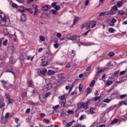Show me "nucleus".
I'll return each instance as SVG.
<instances>
[{
	"instance_id": "nucleus-1",
	"label": "nucleus",
	"mask_w": 127,
	"mask_h": 127,
	"mask_svg": "<svg viewBox=\"0 0 127 127\" xmlns=\"http://www.w3.org/2000/svg\"><path fill=\"white\" fill-rule=\"evenodd\" d=\"M10 24V20L8 15L5 14L0 10V25H7Z\"/></svg>"
},
{
	"instance_id": "nucleus-2",
	"label": "nucleus",
	"mask_w": 127,
	"mask_h": 127,
	"mask_svg": "<svg viewBox=\"0 0 127 127\" xmlns=\"http://www.w3.org/2000/svg\"><path fill=\"white\" fill-rule=\"evenodd\" d=\"M1 82L3 84V87L4 89H10L12 87V84L9 82H7L4 80H1Z\"/></svg>"
},
{
	"instance_id": "nucleus-3",
	"label": "nucleus",
	"mask_w": 127,
	"mask_h": 127,
	"mask_svg": "<svg viewBox=\"0 0 127 127\" xmlns=\"http://www.w3.org/2000/svg\"><path fill=\"white\" fill-rule=\"evenodd\" d=\"M110 98H111V100H115V99H119L120 98V94H119V92H115L111 94Z\"/></svg>"
},
{
	"instance_id": "nucleus-4",
	"label": "nucleus",
	"mask_w": 127,
	"mask_h": 127,
	"mask_svg": "<svg viewBox=\"0 0 127 127\" xmlns=\"http://www.w3.org/2000/svg\"><path fill=\"white\" fill-rule=\"evenodd\" d=\"M91 102H92V99H90L89 100L85 102V103H83L81 105V106L83 107V109L87 110V109H89V108H88V105H90Z\"/></svg>"
},
{
	"instance_id": "nucleus-5",
	"label": "nucleus",
	"mask_w": 127,
	"mask_h": 127,
	"mask_svg": "<svg viewBox=\"0 0 127 127\" xmlns=\"http://www.w3.org/2000/svg\"><path fill=\"white\" fill-rule=\"evenodd\" d=\"M39 98L40 101H41L43 104H44L47 100V98L45 97V95L43 94H39Z\"/></svg>"
},
{
	"instance_id": "nucleus-6",
	"label": "nucleus",
	"mask_w": 127,
	"mask_h": 127,
	"mask_svg": "<svg viewBox=\"0 0 127 127\" xmlns=\"http://www.w3.org/2000/svg\"><path fill=\"white\" fill-rule=\"evenodd\" d=\"M53 84L52 83L49 82L48 84H46L43 87V90H45V91H48V90H50L51 88H52Z\"/></svg>"
},
{
	"instance_id": "nucleus-7",
	"label": "nucleus",
	"mask_w": 127,
	"mask_h": 127,
	"mask_svg": "<svg viewBox=\"0 0 127 127\" xmlns=\"http://www.w3.org/2000/svg\"><path fill=\"white\" fill-rule=\"evenodd\" d=\"M115 108H117V105L111 106L105 111V115H106V114H109V113H110V112H112V111H114Z\"/></svg>"
},
{
	"instance_id": "nucleus-8",
	"label": "nucleus",
	"mask_w": 127,
	"mask_h": 127,
	"mask_svg": "<svg viewBox=\"0 0 127 127\" xmlns=\"http://www.w3.org/2000/svg\"><path fill=\"white\" fill-rule=\"evenodd\" d=\"M27 19V16H26V14L23 13L21 15V16H20V20L22 22H24V21H26Z\"/></svg>"
},
{
	"instance_id": "nucleus-9",
	"label": "nucleus",
	"mask_w": 127,
	"mask_h": 127,
	"mask_svg": "<svg viewBox=\"0 0 127 127\" xmlns=\"http://www.w3.org/2000/svg\"><path fill=\"white\" fill-rule=\"evenodd\" d=\"M3 33L5 36H8L9 38H12V34L8 33L7 29L4 30Z\"/></svg>"
},
{
	"instance_id": "nucleus-10",
	"label": "nucleus",
	"mask_w": 127,
	"mask_h": 127,
	"mask_svg": "<svg viewBox=\"0 0 127 127\" xmlns=\"http://www.w3.org/2000/svg\"><path fill=\"white\" fill-rule=\"evenodd\" d=\"M6 70L5 71L6 72H11L12 70H13V68H12V66L10 64H8L6 67Z\"/></svg>"
},
{
	"instance_id": "nucleus-11",
	"label": "nucleus",
	"mask_w": 127,
	"mask_h": 127,
	"mask_svg": "<svg viewBox=\"0 0 127 127\" xmlns=\"http://www.w3.org/2000/svg\"><path fill=\"white\" fill-rule=\"evenodd\" d=\"M41 75H43L44 76L46 75L47 74V69L45 68H43L40 69Z\"/></svg>"
},
{
	"instance_id": "nucleus-12",
	"label": "nucleus",
	"mask_w": 127,
	"mask_h": 127,
	"mask_svg": "<svg viewBox=\"0 0 127 127\" xmlns=\"http://www.w3.org/2000/svg\"><path fill=\"white\" fill-rule=\"evenodd\" d=\"M81 45H84V46H92V45H93V43L91 42H84V43H82L81 44Z\"/></svg>"
},
{
	"instance_id": "nucleus-13",
	"label": "nucleus",
	"mask_w": 127,
	"mask_h": 127,
	"mask_svg": "<svg viewBox=\"0 0 127 127\" xmlns=\"http://www.w3.org/2000/svg\"><path fill=\"white\" fill-rule=\"evenodd\" d=\"M3 101V99H0V109H2L3 107H5V104Z\"/></svg>"
},
{
	"instance_id": "nucleus-14",
	"label": "nucleus",
	"mask_w": 127,
	"mask_h": 127,
	"mask_svg": "<svg viewBox=\"0 0 127 127\" xmlns=\"http://www.w3.org/2000/svg\"><path fill=\"white\" fill-rule=\"evenodd\" d=\"M9 62L11 64H14V63L16 62V60L14 57L11 56L9 59Z\"/></svg>"
},
{
	"instance_id": "nucleus-15",
	"label": "nucleus",
	"mask_w": 127,
	"mask_h": 127,
	"mask_svg": "<svg viewBox=\"0 0 127 127\" xmlns=\"http://www.w3.org/2000/svg\"><path fill=\"white\" fill-rule=\"evenodd\" d=\"M29 103H30V104L32 105V106H39V102H34L32 100H30L29 101Z\"/></svg>"
},
{
	"instance_id": "nucleus-16",
	"label": "nucleus",
	"mask_w": 127,
	"mask_h": 127,
	"mask_svg": "<svg viewBox=\"0 0 127 127\" xmlns=\"http://www.w3.org/2000/svg\"><path fill=\"white\" fill-rule=\"evenodd\" d=\"M0 122L1 124H3V125H5L6 122H7V119H6L4 116H2L1 118Z\"/></svg>"
},
{
	"instance_id": "nucleus-17",
	"label": "nucleus",
	"mask_w": 127,
	"mask_h": 127,
	"mask_svg": "<svg viewBox=\"0 0 127 127\" xmlns=\"http://www.w3.org/2000/svg\"><path fill=\"white\" fill-rule=\"evenodd\" d=\"M28 87H30L31 88H33V81L32 80H29L27 82Z\"/></svg>"
},
{
	"instance_id": "nucleus-18",
	"label": "nucleus",
	"mask_w": 127,
	"mask_h": 127,
	"mask_svg": "<svg viewBox=\"0 0 127 127\" xmlns=\"http://www.w3.org/2000/svg\"><path fill=\"white\" fill-rule=\"evenodd\" d=\"M47 74L48 75H50V76L52 75H54L55 74V71L52 70L51 69H49L48 71Z\"/></svg>"
},
{
	"instance_id": "nucleus-19",
	"label": "nucleus",
	"mask_w": 127,
	"mask_h": 127,
	"mask_svg": "<svg viewBox=\"0 0 127 127\" xmlns=\"http://www.w3.org/2000/svg\"><path fill=\"white\" fill-rule=\"evenodd\" d=\"M34 6V8L35 9V11H34V15H37V13H38V7L37 6V5H35Z\"/></svg>"
},
{
	"instance_id": "nucleus-20",
	"label": "nucleus",
	"mask_w": 127,
	"mask_h": 127,
	"mask_svg": "<svg viewBox=\"0 0 127 127\" xmlns=\"http://www.w3.org/2000/svg\"><path fill=\"white\" fill-rule=\"evenodd\" d=\"M36 74L38 75V76H41V72H40V69L36 68Z\"/></svg>"
},
{
	"instance_id": "nucleus-21",
	"label": "nucleus",
	"mask_w": 127,
	"mask_h": 127,
	"mask_svg": "<svg viewBox=\"0 0 127 127\" xmlns=\"http://www.w3.org/2000/svg\"><path fill=\"white\" fill-rule=\"evenodd\" d=\"M111 101H113V100H112V98H111L110 99L108 98H106L104 100H103V102L104 103H107V104H108V103H110Z\"/></svg>"
},
{
	"instance_id": "nucleus-22",
	"label": "nucleus",
	"mask_w": 127,
	"mask_h": 127,
	"mask_svg": "<svg viewBox=\"0 0 127 127\" xmlns=\"http://www.w3.org/2000/svg\"><path fill=\"white\" fill-rule=\"evenodd\" d=\"M112 84H113V81L112 80H110L108 79L106 82V85L107 86H111V85H112Z\"/></svg>"
},
{
	"instance_id": "nucleus-23",
	"label": "nucleus",
	"mask_w": 127,
	"mask_h": 127,
	"mask_svg": "<svg viewBox=\"0 0 127 127\" xmlns=\"http://www.w3.org/2000/svg\"><path fill=\"white\" fill-rule=\"evenodd\" d=\"M20 60L21 62H22V61H24L25 60V57L23 55H21L20 56Z\"/></svg>"
},
{
	"instance_id": "nucleus-24",
	"label": "nucleus",
	"mask_w": 127,
	"mask_h": 127,
	"mask_svg": "<svg viewBox=\"0 0 127 127\" xmlns=\"http://www.w3.org/2000/svg\"><path fill=\"white\" fill-rule=\"evenodd\" d=\"M95 108L92 107L90 109V113L91 114V115H94L95 114Z\"/></svg>"
},
{
	"instance_id": "nucleus-25",
	"label": "nucleus",
	"mask_w": 127,
	"mask_h": 127,
	"mask_svg": "<svg viewBox=\"0 0 127 127\" xmlns=\"http://www.w3.org/2000/svg\"><path fill=\"white\" fill-rule=\"evenodd\" d=\"M77 21H78V17L75 16H74V18L73 19V23L72 25V26H73V25H74V24H75V23H76V22H77Z\"/></svg>"
},
{
	"instance_id": "nucleus-26",
	"label": "nucleus",
	"mask_w": 127,
	"mask_h": 127,
	"mask_svg": "<svg viewBox=\"0 0 127 127\" xmlns=\"http://www.w3.org/2000/svg\"><path fill=\"white\" fill-rule=\"evenodd\" d=\"M91 92H92V89H91V88H90V87H88L86 89L87 95H89L90 94V93H91Z\"/></svg>"
},
{
	"instance_id": "nucleus-27",
	"label": "nucleus",
	"mask_w": 127,
	"mask_h": 127,
	"mask_svg": "<svg viewBox=\"0 0 127 127\" xmlns=\"http://www.w3.org/2000/svg\"><path fill=\"white\" fill-rule=\"evenodd\" d=\"M48 64V62L47 61H43L42 63H41L42 66H46Z\"/></svg>"
},
{
	"instance_id": "nucleus-28",
	"label": "nucleus",
	"mask_w": 127,
	"mask_h": 127,
	"mask_svg": "<svg viewBox=\"0 0 127 127\" xmlns=\"http://www.w3.org/2000/svg\"><path fill=\"white\" fill-rule=\"evenodd\" d=\"M119 122V119L115 118L112 122H111V125H114V124H116V123H118Z\"/></svg>"
},
{
	"instance_id": "nucleus-29",
	"label": "nucleus",
	"mask_w": 127,
	"mask_h": 127,
	"mask_svg": "<svg viewBox=\"0 0 127 127\" xmlns=\"http://www.w3.org/2000/svg\"><path fill=\"white\" fill-rule=\"evenodd\" d=\"M96 25H97V21H93L92 24L91 28H94V27H96Z\"/></svg>"
},
{
	"instance_id": "nucleus-30",
	"label": "nucleus",
	"mask_w": 127,
	"mask_h": 127,
	"mask_svg": "<svg viewBox=\"0 0 127 127\" xmlns=\"http://www.w3.org/2000/svg\"><path fill=\"white\" fill-rule=\"evenodd\" d=\"M108 31L110 33H113L114 32V31H116V30H115L114 28H109L108 29Z\"/></svg>"
},
{
	"instance_id": "nucleus-31",
	"label": "nucleus",
	"mask_w": 127,
	"mask_h": 127,
	"mask_svg": "<svg viewBox=\"0 0 127 127\" xmlns=\"http://www.w3.org/2000/svg\"><path fill=\"white\" fill-rule=\"evenodd\" d=\"M111 8L114 11H117V10H118V6L116 5H114Z\"/></svg>"
},
{
	"instance_id": "nucleus-32",
	"label": "nucleus",
	"mask_w": 127,
	"mask_h": 127,
	"mask_svg": "<svg viewBox=\"0 0 127 127\" xmlns=\"http://www.w3.org/2000/svg\"><path fill=\"white\" fill-rule=\"evenodd\" d=\"M110 13L111 15H114V14H116V12L114 10H112L111 8L110 11Z\"/></svg>"
},
{
	"instance_id": "nucleus-33",
	"label": "nucleus",
	"mask_w": 127,
	"mask_h": 127,
	"mask_svg": "<svg viewBox=\"0 0 127 127\" xmlns=\"http://www.w3.org/2000/svg\"><path fill=\"white\" fill-rule=\"evenodd\" d=\"M26 10H27V11L29 12V13L31 14H32V13H33V11H32V9L31 8H27Z\"/></svg>"
},
{
	"instance_id": "nucleus-34",
	"label": "nucleus",
	"mask_w": 127,
	"mask_h": 127,
	"mask_svg": "<svg viewBox=\"0 0 127 127\" xmlns=\"http://www.w3.org/2000/svg\"><path fill=\"white\" fill-rule=\"evenodd\" d=\"M75 54H76V53L75 52V51L74 50H71V52L70 54V56H71L72 57H73V56H75Z\"/></svg>"
},
{
	"instance_id": "nucleus-35",
	"label": "nucleus",
	"mask_w": 127,
	"mask_h": 127,
	"mask_svg": "<svg viewBox=\"0 0 127 127\" xmlns=\"http://www.w3.org/2000/svg\"><path fill=\"white\" fill-rule=\"evenodd\" d=\"M55 9L56 10H60V9H61V7H60V6L57 5L55 7H54Z\"/></svg>"
},
{
	"instance_id": "nucleus-36",
	"label": "nucleus",
	"mask_w": 127,
	"mask_h": 127,
	"mask_svg": "<svg viewBox=\"0 0 127 127\" xmlns=\"http://www.w3.org/2000/svg\"><path fill=\"white\" fill-rule=\"evenodd\" d=\"M118 13L119 14H120V15H124V14H125V11H124V10H121V11H120V10H119Z\"/></svg>"
},
{
	"instance_id": "nucleus-37",
	"label": "nucleus",
	"mask_w": 127,
	"mask_h": 127,
	"mask_svg": "<svg viewBox=\"0 0 127 127\" xmlns=\"http://www.w3.org/2000/svg\"><path fill=\"white\" fill-rule=\"evenodd\" d=\"M8 103L7 105H9V104H12V103H13L14 100H13V99H12L10 98V99H8Z\"/></svg>"
},
{
	"instance_id": "nucleus-38",
	"label": "nucleus",
	"mask_w": 127,
	"mask_h": 127,
	"mask_svg": "<svg viewBox=\"0 0 127 127\" xmlns=\"http://www.w3.org/2000/svg\"><path fill=\"white\" fill-rule=\"evenodd\" d=\"M43 10H45V11L46 10H48V6L47 5H45L43 6Z\"/></svg>"
},
{
	"instance_id": "nucleus-39",
	"label": "nucleus",
	"mask_w": 127,
	"mask_h": 127,
	"mask_svg": "<svg viewBox=\"0 0 127 127\" xmlns=\"http://www.w3.org/2000/svg\"><path fill=\"white\" fill-rule=\"evenodd\" d=\"M108 56H110V57H113L115 55V54L113 52H111L108 53Z\"/></svg>"
},
{
	"instance_id": "nucleus-40",
	"label": "nucleus",
	"mask_w": 127,
	"mask_h": 127,
	"mask_svg": "<svg viewBox=\"0 0 127 127\" xmlns=\"http://www.w3.org/2000/svg\"><path fill=\"white\" fill-rule=\"evenodd\" d=\"M51 10L52 13H53V14H58V11H57V10L54 9H52Z\"/></svg>"
},
{
	"instance_id": "nucleus-41",
	"label": "nucleus",
	"mask_w": 127,
	"mask_h": 127,
	"mask_svg": "<svg viewBox=\"0 0 127 127\" xmlns=\"http://www.w3.org/2000/svg\"><path fill=\"white\" fill-rule=\"evenodd\" d=\"M40 40H41V41H43V42L45 41V37L43 36H40Z\"/></svg>"
},
{
	"instance_id": "nucleus-42",
	"label": "nucleus",
	"mask_w": 127,
	"mask_h": 127,
	"mask_svg": "<svg viewBox=\"0 0 127 127\" xmlns=\"http://www.w3.org/2000/svg\"><path fill=\"white\" fill-rule=\"evenodd\" d=\"M8 41V40L7 39L5 40L2 43L3 45H4V46H6V45H7Z\"/></svg>"
},
{
	"instance_id": "nucleus-43",
	"label": "nucleus",
	"mask_w": 127,
	"mask_h": 127,
	"mask_svg": "<svg viewBox=\"0 0 127 127\" xmlns=\"http://www.w3.org/2000/svg\"><path fill=\"white\" fill-rule=\"evenodd\" d=\"M65 103H66V100H65L64 101H63L61 105L62 108H66V106H65Z\"/></svg>"
},
{
	"instance_id": "nucleus-44",
	"label": "nucleus",
	"mask_w": 127,
	"mask_h": 127,
	"mask_svg": "<svg viewBox=\"0 0 127 127\" xmlns=\"http://www.w3.org/2000/svg\"><path fill=\"white\" fill-rule=\"evenodd\" d=\"M97 70V72L100 74V73H102V72H103V71H104L103 69H100V67H97L96 68Z\"/></svg>"
},
{
	"instance_id": "nucleus-45",
	"label": "nucleus",
	"mask_w": 127,
	"mask_h": 127,
	"mask_svg": "<svg viewBox=\"0 0 127 127\" xmlns=\"http://www.w3.org/2000/svg\"><path fill=\"white\" fill-rule=\"evenodd\" d=\"M103 15H108V14H110V11H105L103 12Z\"/></svg>"
},
{
	"instance_id": "nucleus-46",
	"label": "nucleus",
	"mask_w": 127,
	"mask_h": 127,
	"mask_svg": "<svg viewBox=\"0 0 127 127\" xmlns=\"http://www.w3.org/2000/svg\"><path fill=\"white\" fill-rule=\"evenodd\" d=\"M57 2H53L52 4H51V6L52 7H55V6H56L57 5Z\"/></svg>"
},
{
	"instance_id": "nucleus-47",
	"label": "nucleus",
	"mask_w": 127,
	"mask_h": 127,
	"mask_svg": "<svg viewBox=\"0 0 127 127\" xmlns=\"http://www.w3.org/2000/svg\"><path fill=\"white\" fill-rule=\"evenodd\" d=\"M123 4V2L122 1H119V2H117V6L118 7H120L121 5Z\"/></svg>"
},
{
	"instance_id": "nucleus-48",
	"label": "nucleus",
	"mask_w": 127,
	"mask_h": 127,
	"mask_svg": "<svg viewBox=\"0 0 127 127\" xmlns=\"http://www.w3.org/2000/svg\"><path fill=\"white\" fill-rule=\"evenodd\" d=\"M67 113L68 115H73L74 114V112L72 110H69L67 111Z\"/></svg>"
},
{
	"instance_id": "nucleus-49",
	"label": "nucleus",
	"mask_w": 127,
	"mask_h": 127,
	"mask_svg": "<svg viewBox=\"0 0 127 127\" xmlns=\"http://www.w3.org/2000/svg\"><path fill=\"white\" fill-rule=\"evenodd\" d=\"M4 118H5L6 120H7L9 118V113H6Z\"/></svg>"
},
{
	"instance_id": "nucleus-50",
	"label": "nucleus",
	"mask_w": 127,
	"mask_h": 127,
	"mask_svg": "<svg viewBox=\"0 0 127 127\" xmlns=\"http://www.w3.org/2000/svg\"><path fill=\"white\" fill-rule=\"evenodd\" d=\"M72 126V122H69L65 125V127H70Z\"/></svg>"
},
{
	"instance_id": "nucleus-51",
	"label": "nucleus",
	"mask_w": 127,
	"mask_h": 127,
	"mask_svg": "<svg viewBox=\"0 0 127 127\" xmlns=\"http://www.w3.org/2000/svg\"><path fill=\"white\" fill-rule=\"evenodd\" d=\"M95 85V80H93L89 84L90 87H93Z\"/></svg>"
},
{
	"instance_id": "nucleus-52",
	"label": "nucleus",
	"mask_w": 127,
	"mask_h": 127,
	"mask_svg": "<svg viewBox=\"0 0 127 127\" xmlns=\"http://www.w3.org/2000/svg\"><path fill=\"white\" fill-rule=\"evenodd\" d=\"M87 62H88V58L85 59L84 61L82 62V64H87Z\"/></svg>"
},
{
	"instance_id": "nucleus-53",
	"label": "nucleus",
	"mask_w": 127,
	"mask_h": 127,
	"mask_svg": "<svg viewBox=\"0 0 127 127\" xmlns=\"http://www.w3.org/2000/svg\"><path fill=\"white\" fill-rule=\"evenodd\" d=\"M70 40H76L77 39V36H71L70 37Z\"/></svg>"
},
{
	"instance_id": "nucleus-54",
	"label": "nucleus",
	"mask_w": 127,
	"mask_h": 127,
	"mask_svg": "<svg viewBox=\"0 0 127 127\" xmlns=\"http://www.w3.org/2000/svg\"><path fill=\"white\" fill-rule=\"evenodd\" d=\"M43 122L44 123H46V124H48V123H50V121L47 119H44Z\"/></svg>"
},
{
	"instance_id": "nucleus-55",
	"label": "nucleus",
	"mask_w": 127,
	"mask_h": 127,
	"mask_svg": "<svg viewBox=\"0 0 127 127\" xmlns=\"http://www.w3.org/2000/svg\"><path fill=\"white\" fill-rule=\"evenodd\" d=\"M5 96L6 97V98L7 99V100H9L10 99V96H9V94L8 93H5Z\"/></svg>"
},
{
	"instance_id": "nucleus-56",
	"label": "nucleus",
	"mask_w": 127,
	"mask_h": 127,
	"mask_svg": "<svg viewBox=\"0 0 127 127\" xmlns=\"http://www.w3.org/2000/svg\"><path fill=\"white\" fill-rule=\"evenodd\" d=\"M18 11H19L20 12H21V13H24L25 12V10L22 9H19L18 10Z\"/></svg>"
},
{
	"instance_id": "nucleus-57",
	"label": "nucleus",
	"mask_w": 127,
	"mask_h": 127,
	"mask_svg": "<svg viewBox=\"0 0 127 127\" xmlns=\"http://www.w3.org/2000/svg\"><path fill=\"white\" fill-rule=\"evenodd\" d=\"M12 7H14V8H16L18 6V5H17V4L15 3H13L12 4Z\"/></svg>"
},
{
	"instance_id": "nucleus-58",
	"label": "nucleus",
	"mask_w": 127,
	"mask_h": 127,
	"mask_svg": "<svg viewBox=\"0 0 127 127\" xmlns=\"http://www.w3.org/2000/svg\"><path fill=\"white\" fill-rule=\"evenodd\" d=\"M127 94H123L119 96V98H120V99H124V98H125V97H127Z\"/></svg>"
},
{
	"instance_id": "nucleus-59",
	"label": "nucleus",
	"mask_w": 127,
	"mask_h": 127,
	"mask_svg": "<svg viewBox=\"0 0 127 127\" xmlns=\"http://www.w3.org/2000/svg\"><path fill=\"white\" fill-rule=\"evenodd\" d=\"M91 31V29H89V30H88L86 32L84 33L83 34V35H84L85 36H87V35H88L89 32H90Z\"/></svg>"
},
{
	"instance_id": "nucleus-60",
	"label": "nucleus",
	"mask_w": 127,
	"mask_h": 127,
	"mask_svg": "<svg viewBox=\"0 0 127 127\" xmlns=\"http://www.w3.org/2000/svg\"><path fill=\"white\" fill-rule=\"evenodd\" d=\"M101 98V96H95L94 97V101H98Z\"/></svg>"
},
{
	"instance_id": "nucleus-61",
	"label": "nucleus",
	"mask_w": 127,
	"mask_h": 127,
	"mask_svg": "<svg viewBox=\"0 0 127 127\" xmlns=\"http://www.w3.org/2000/svg\"><path fill=\"white\" fill-rule=\"evenodd\" d=\"M76 127H86L85 125H81L80 124H78V125L75 126Z\"/></svg>"
},
{
	"instance_id": "nucleus-62",
	"label": "nucleus",
	"mask_w": 127,
	"mask_h": 127,
	"mask_svg": "<svg viewBox=\"0 0 127 127\" xmlns=\"http://www.w3.org/2000/svg\"><path fill=\"white\" fill-rule=\"evenodd\" d=\"M27 96V93L24 92L22 94V97H26Z\"/></svg>"
},
{
	"instance_id": "nucleus-63",
	"label": "nucleus",
	"mask_w": 127,
	"mask_h": 127,
	"mask_svg": "<svg viewBox=\"0 0 127 127\" xmlns=\"http://www.w3.org/2000/svg\"><path fill=\"white\" fill-rule=\"evenodd\" d=\"M111 23H115V22H117V20L115 18H113L111 20Z\"/></svg>"
},
{
	"instance_id": "nucleus-64",
	"label": "nucleus",
	"mask_w": 127,
	"mask_h": 127,
	"mask_svg": "<svg viewBox=\"0 0 127 127\" xmlns=\"http://www.w3.org/2000/svg\"><path fill=\"white\" fill-rule=\"evenodd\" d=\"M49 127H59L57 125H51L49 126Z\"/></svg>"
}]
</instances>
